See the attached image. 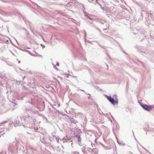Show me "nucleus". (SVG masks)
I'll use <instances>...</instances> for the list:
<instances>
[{"label":"nucleus","instance_id":"nucleus-1","mask_svg":"<svg viewBox=\"0 0 154 154\" xmlns=\"http://www.w3.org/2000/svg\"><path fill=\"white\" fill-rule=\"evenodd\" d=\"M104 96L112 104L114 105L116 104H117L118 99L116 96H113V97L109 96L106 95H105Z\"/></svg>","mask_w":154,"mask_h":154},{"label":"nucleus","instance_id":"nucleus-2","mask_svg":"<svg viewBox=\"0 0 154 154\" xmlns=\"http://www.w3.org/2000/svg\"><path fill=\"white\" fill-rule=\"evenodd\" d=\"M142 106L144 109L149 111L151 110L152 109V107L151 106H149L147 105H144Z\"/></svg>","mask_w":154,"mask_h":154},{"label":"nucleus","instance_id":"nucleus-3","mask_svg":"<svg viewBox=\"0 0 154 154\" xmlns=\"http://www.w3.org/2000/svg\"><path fill=\"white\" fill-rule=\"evenodd\" d=\"M7 122V121L3 122H2L0 123V126H1L2 124H5Z\"/></svg>","mask_w":154,"mask_h":154},{"label":"nucleus","instance_id":"nucleus-4","mask_svg":"<svg viewBox=\"0 0 154 154\" xmlns=\"http://www.w3.org/2000/svg\"><path fill=\"white\" fill-rule=\"evenodd\" d=\"M71 154H79L78 152H72Z\"/></svg>","mask_w":154,"mask_h":154}]
</instances>
